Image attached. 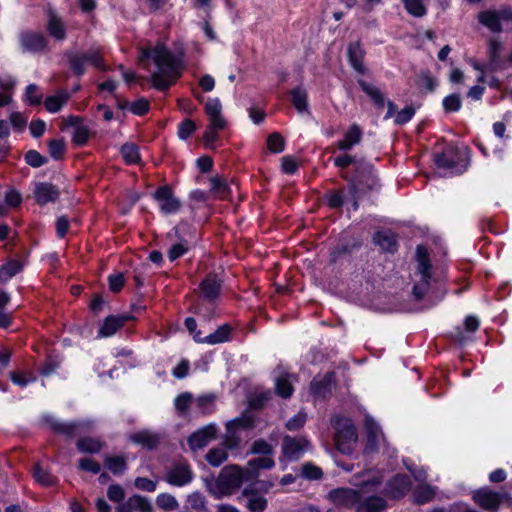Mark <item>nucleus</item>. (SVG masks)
<instances>
[{
    "instance_id": "obj_5",
    "label": "nucleus",
    "mask_w": 512,
    "mask_h": 512,
    "mask_svg": "<svg viewBox=\"0 0 512 512\" xmlns=\"http://www.w3.org/2000/svg\"><path fill=\"white\" fill-rule=\"evenodd\" d=\"M65 56L68 59L71 71L77 76H81L85 73L86 64L97 68H100L102 65V55L99 49H90L85 53L67 51Z\"/></svg>"
},
{
    "instance_id": "obj_44",
    "label": "nucleus",
    "mask_w": 512,
    "mask_h": 512,
    "mask_svg": "<svg viewBox=\"0 0 512 512\" xmlns=\"http://www.w3.org/2000/svg\"><path fill=\"white\" fill-rule=\"evenodd\" d=\"M276 392L282 398H289L293 394V386L289 380V375H281L275 382Z\"/></svg>"
},
{
    "instance_id": "obj_17",
    "label": "nucleus",
    "mask_w": 512,
    "mask_h": 512,
    "mask_svg": "<svg viewBox=\"0 0 512 512\" xmlns=\"http://www.w3.org/2000/svg\"><path fill=\"white\" fill-rule=\"evenodd\" d=\"M382 474L373 469H366L351 476L349 483L355 487L368 488L369 491H375L382 483Z\"/></svg>"
},
{
    "instance_id": "obj_43",
    "label": "nucleus",
    "mask_w": 512,
    "mask_h": 512,
    "mask_svg": "<svg viewBox=\"0 0 512 512\" xmlns=\"http://www.w3.org/2000/svg\"><path fill=\"white\" fill-rule=\"evenodd\" d=\"M156 504L158 508L166 512L174 511L179 508V503L177 499L169 493L159 494L156 498Z\"/></svg>"
},
{
    "instance_id": "obj_19",
    "label": "nucleus",
    "mask_w": 512,
    "mask_h": 512,
    "mask_svg": "<svg viewBox=\"0 0 512 512\" xmlns=\"http://www.w3.org/2000/svg\"><path fill=\"white\" fill-rule=\"evenodd\" d=\"M217 427L215 424H209L194 432L188 438V444L194 451L204 448L210 441L216 438Z\"/></svg>"
},
{
    "instance_id": "obj_2",
    "label": "nucleus",
    "mask_w": 512,
    "mask_h": 512,
    "mask_svg": "<svg viewBox=\"0 0 512 512\" xmlns=\"http://www.w3.org/2000/svg\"><path fill=\"white\" fill-rule=\"evenodd\" d=\"M335 429L334 442L336 448L343 454H350L357 443L356 427L351 419L336 416L332 420Z\"/></svg>"
},
{
    "instance_id": "obj_47",
    "label": "nucleus",
    "mask_w": 512,
    "mask_h": 512,
    "mask_svg": "<svg viewBox=\"0 0 512 512\" xmlns=\"http://www.w3.org/2000/svg\"><path fill=\"white\" fill-rule=\"evenodd\" d=\"M121 154L127 164H135L140 161L138 147L133 143H126L121 147Z\"/></svg>"
},
{
    "instance_id": "obj_31",
    "label": "nucleus",
    "mask_w": 512,
    "mask_h": 512,
    "mask_svg": "<svg viewBox=\"0 0 512 512\" xmlns=\"http://www.w3.org/2000/svg\"><path fill=\"white\" fill-rule=\"evenodd\" d=\"M365 427L368 433L365 452L371 453L377 450L379 442L382 438V432L378 425L370 418H366Z\"/></svg>"
},
{
    "instance_id": "obj_48",
    "label": "nucleus",
    "mask_w": 512,
    "mask_h": 512,
    "mask_svg": "<svg viewBox=\"0 0 512 512\" xmlns=\"http://www.w3.org/2000/svg\"><path fill=\"white\" fill-rule=\"evenodd\" d=\"M435 490L429 485H420L414 491V498L417 504H424L433 499Z\"/></svg>"
},
{
    "instance_id": "obj_45",
    "label": "nucleus",
    "mask_w": 512,
    "mask_h": 512,
    "mask_svg": "<svg viewBox=\"0 0 512 512\" xmlns=\"http://www.w3.org/2000/svg\"><path fill=\"white\" fill-rule=\"evenodd\" d=\"M33 476L35 480L43 486H52L56 483V478L39 464L35 465Z\"/></svg>"
},
{
    "instance_id": "obj_63",
    "label": "nucleus",
    "mask_w": 512,
    "mask_h": 512,
    "mask_svg": "<svg viewBox=\"0 0 512 512\" xmlns=\"http://www.w3.org/2000/svg\"><path fill=\"white\" fill-rule=\"evenodd\" d=\"M150 104L146 98H139L138 100L130 104V111L135 114L142 116L149 111Z\"/></svg>"
},
{
    "instance_id": "obj_11",
    "label": "nucleus",
    "mask_w": 512,
    "mask_h": 512,
    "mask_svg": "<svg viewBox=\"0 0 512 512\" xmlns=\"http://www.w3.org/2000/svg\"><path fill=\"white\" fill-rule=\"evenodd\" d=\"M378 186V179L373 172L372 166L366 163H361L357 166L356 179L349 184L350 190L358 194L366 190H373Z\"/></svg>"
},
{
    "instance_id": "obj_57",
    "label": "nucleus",
    "mask_w": 512,
    "mask_h": 512,
    "mask_svg": "<svg viewBox=\"0 0 512 512\" xmlns=\"http://www.w3.org/2000/svg\"><path fill=\"white\" fill-rule=\"evenodd\" d=\"M301 475L309 480H318L322 478L323 472L319 467L311 463H306L302 467Z\"/></svg>"
},
{
    "instance_id": "obj_64",
    "label": "nucleus",
    "mask_w": 512,
    "mask_h": 512,
    "mask_svg": "<svg viewBox=\"0 0 512 512\" xmlns=\"http://www.w3.org/2000/svg\"><path fill=\"white\" fill-rule=\"evenodd\" d=\"M134 485L139 490L146 492H154L157 487V482L150 480L146 477H137L134 481Z\"/></svg>"
},
{
    "instance_id": "obj_6",
    "label": "nucleus",
    "mask_w": 512,
    "mask_h": 512,
    "mask_svg": "<svg viewBox=\"0 0 512 512\" xmlns=\"http://www.w3.org/2000/svg\"><path fill=\"white\" fill-rule=\"evenodd\" d=\"M246 480V472L236 465L224 467L217 480L216 486L221 494H231Z\"/></svg>"
},
{
    "instance_id": "obj_40",
    "label": "nucleus",
    "mask_w": 512,
    "mask_h": 512,
    "mask_svg": "<svg viewBox=\"0 0 512 512\" xmlns=\"http://www.w3.org/2000/svg\"><path fill=\"white\" fill-rule=\"evenodd\" d=\"M80 122L79 117H71L70 124L75 126V130L73 133V142L78 146H83L86 144L89 138L88 128L85 126H80L78 123Z\"/></svg>"
},
{
    "instance_id": "obj_8",
    "label": "nucleus",
    "mask_w": 512,
    "mask_h": 512,
    "mask_svg": "<svg viewBox=\"0 0 512 512\" xmlns=\"http://www.w3.org/2000/svg\"><path fill=\"white\" fill-rule=\"evenodd\" d=\"M254 427V419L251 416L243 415L226 423V433L222 440V445L227 449L238 448L241 438L238 434L239 429H249Z\"/></svg>"
},
{
    "instance_id": "obj_42",
    "label": "nucleus",
    "mask_w": 512,
    "mask_h": 512,
    "mask_svg": "<svg viewBox=\"0 0 512 512\" xmlns=\"http://www.w3.org/2000/svg\"><path fill=\"white\" fill-rule=\"evenodd\" d=\"M406 11L414 17H423L427 13L424 0H402Z\"/></svg>"
},
{
    "instance_id": "obj_26",
    "label": "nucleus",
    "mask_w": 512,
    "mask_h": 512,
    "mask_svg": "<svg viewBox=\"0 0 512 512\" xmlns=\"http://www.w3.org/2000/svg\"><path fill=\"white\" fill-rule=\"evenodd\" d=\"M348 60L351 66L358 73L364 74L366 72L363 59L365 56V50L362 48L360 41L350 43L347 49Z\"/></svg>"
},
{
    "instance_id": "obj_33",
    "label": "nucleus",
    "mask_w": 512,
    "mask_h": 512,
    "mask_svg": "<svg viewBox=\"0 0 512 512\" xmlns=\"http://www.w3.org/2000/svg\"><path fill=\"white\" fill-rule=\"evenodd\" d=\"M47 30L56 40L63 41L66 38V30L62 20L54 13H50Z\"/></svg>"
},
{
    "instance_id": "obj_22",
    "label": "nucleus",
    "mask_w": 512,
    "mask_h": 512,
    "mask_svg": "<svg viewBox=\"0 0 512 512\" xmlns=\"http://www.w3.org/2000/svg\"><path fill=\"white\" fill-rule=\"evenodd\" d=\"M411 488V481L407 475L394 476L385 487V494L393 499L403 497Z\"/></svg>"
},
{
    "instance_id": "obj_59",
    "label": "nucleus",
    "mask_w": 512,
    "mask_h": 512,
    "mask_svg": "<svg viewBox=\"0 0 512 512\" xmlns=\"http://www.w3.org/2000/svg\"><path fill=\"white\" fill-rule=\"evenodd\" d=\"M134 510H139L140 512H151L152 505L151 502L141 496V495H133L130 497Z\"/></svg>"
},
{
    "instance_id": "obj_52",
    "label": "nucleus",
    "mask_w": 512,
    "mask_h": 512,
    "mask_svg": "<svg viewBox=\"0 0 512 512\" xmlns=\"http://www.w3.org/2000/svg\"><path fill=\"white\" fill-rule=\"evenodd\" d=\"M211 192L219 197H225L228 193V186L226 182L219 176L212 177L210 179Z\"/></svg>"
},
{
    "instance_id": "obj_34",
    "label": "nucleus",
    "mask_w": 512,
    "mask_h": 512,
    "mask_svg": "<svg viewBox=\"0 0 512 512\" xmlns=\"http://www.w3.org/2000/svg\"><path fill=\"white\" fill-rule=\"evenodd\" d=\"M291 102L299 113L307 112L308 110V95L304 88L296 87L290 92Z\"/></svg>"
},
{
    "instance_id": "obj_32",
    "label": "nucleus",
    "mask_w": 512,
    "mask_h": 512,
    "mask_svg": "<svg viewBox=\"0 0 512 512\" xmlns=\"http://www.w3.org/2000/svg\"><path fill=\"white\" fill-rule=\"evenodd\" d=\"M374 242L387 252H395L397 248L396 237L390 231H379L374 235Z\"/></svg>"
},
{
    "instance_id": "obj_35",
    "label": "nucleus",
    "mask_w": 512,
    "mask_h": 512,
    "mask_svg": "<svg viewBox=\"0 0 512 512\" xmlns=\"http://www.w3.org/2000/svg\"><path fill=\"white\" fill-rule=\"evenodd\" d=\"M205 459L210 465L218 467L228 459L227 448L220 444L219 446L210 449L207 452Z\"/></svg>"
},
{
    "instance_id": "obj_50",
    "label": "nucleus",
    "mask_w": 512,
    "mask_h": 512,
    "mask_svg": "<svg viewBox=\"0 0 512 512\" xmlns=\"http://www.w3.org/2000/svg\"><path fill=\"white\" fill-rule=\"evenodd\" d=\"M267 147L273 153H280L285 148V140L281 134L274 132L267 139Z\"/></svg>"
},
{
    "instance_id": "obj_58",
    "label": "nucleus",
    "mask_w": 512,
    "mask_h": 512,
    "mask_svg": "<svg viewBox=\"0 0 512 512\" xmlns=\"http://www.w3.org/2000/svg\"><path fill=\"white\" fill-rule=\"evenodd\" d=\"M49 153L52 158L58 160L62 158L65 150V143L62 139H53L48 143Z\"/></svg>"
},
{
    "instance_id": "obj_37",
    "label": "nucleus",
    "mask_w": 512,
    "mask_h": 512,
    "mask_svg": "<svg viewBox=\"0 0 512 512\" xmlns=\"http://www.w3.org/2000/svg\"><path fill=\"white\" fill-rule=\"evenodd\" d=\"M68 99L69 94L66 91H61L57 95L47 97L44 101V106L50 113H56L60 111Z\"/></svg>"
},
{
    "instance_id": "obj_30",
    "label": "nucleus",
    "mask_w": 512,
    "mask_h": 512,
    "mask_svg": "<svg viewBox=\"0 0 512 512\" xmlns=\"http://www.w3.org/2000/svg\"><path fill=\"white\" fill-rule=\"evenodd\" d=\"M333 374L327 373L323 376L315 377L310 384V390L314 396L326 397L332 389Z\"/></svg>"
},
{
    "instance_id": "obj_25",
    "label": "nucleus",
    "mask_w": 512,
    "mask_h": 512,
    "mask_svg": "<svg viewBox=\"0 0 512 512\" xmlns=\"http://www.w3.org/2000/svg\"><path fill=\"white\" fill-rule=\"evenodd\" d=\"M386 506V501L382 497L375 495L363 497L360 493L355 512H381Z\"/></svg>"
},
{
    "instance_id": "obj_13",
    "label": "nucleus",
    "mask_w": 512,
    "mask_h": 512,
    "mask_svg": "<svg viewBox=\"0 0 512 512\" xmlns=\"http://www.w3.org/2000/svg\"><path fill=\"white\" fill-rule=\"evenodd\" d=\"M327 498L336 506L355 511L357 502L360 500V491L346 487L336 488L327 494Z\"/></svg>"
},
{
    "instance_id": "obj_62",
    "label": "nucleus",
    "mask_w": 512,
    "mask_h": 512,
    "mask_svg": "<svg viewBox=\"0 0 512 512\" xmlns=\"http://www.w3.org/2000/svg\"><path fill=\"white\" fill-rule=\"evenodd\" d=\"M38 86L36 84H29L25 91V100L30 105H39L42 101V95L38 94Z\"/></svg>"
},
{
    "instance_id": "obj_39",
    "label": "nucleus",
    "mask_w": 512,
    "mask_h": 512,
    "mask_svg": "<svg viewBox=\"0 0 512 512\" xmlns=\"http://www.w3.org/2000/svg\"><path fill=\"white\" fill-rule=\"evenodd\" d=\"M105 466L115 475L123 474L127 469V462L123 456H106Z\"/></svg>"
},
{
    "instance_id": "obj_29",
    "label": "nucleus",
    "mask_w": 512,
    "mask_h": 512,
    "mask_svg": "<svg viewBox=\"0 0 512 512\" xmlns=\"http://www.w3.org/2000/svg\"><path fill=\"white\" fill-rule=\"evenodd\" d=\"M275 462L271 457H258L251 459L247 463L246 480H252L258 476L261 469H272Z\"/></svg>"
},
{
    "instance_id": "obj_10",
    "label": "nucleus",
    "mask_w": 512,
    "mask_h": 512,
    "mask_svg": "<svg viewBox=\"0 0 512 512\" xmlns=\"http://www.w3.org/2000/svg\"><path fill=\"white\" fill-rule=\"evenodd\" d=\"M44 421L56 433L72 438L80 432L90 431L93 428V422L90 420H82L76 422H61L51 415L44 417Z\"/></svg>"
},
{
    "instance_id": "obj_60",
    "label": "nucleus",
    "mask_w": 512,
    "mask_h": 512,
    "mask_svg": "<svg viewBox=\"0 0 512 512\" xmlns=\"http://www.w3.org/2000/svg\"><path fill=\"white\" fill-rule=\"evenodd\" d=\"M437 84L438 83H437L436 79L433 78L430 73H421L417 77V85L420 88L426 89L427 91H430V92L434 91Z\"/></svg>"
},
{
    "instance_id": "obj_20",
    "label": "nucleus",
    "mask_w": 512,
    "mask_h": 512,
    "mask_svg": "<svg viewBox=\"0 0 512 512\" xmlns=\"http://www.w3.org/2000/svg\"><path fill=\"white\" fill-rule=\"evenodd\" d=\"M20 43L24 52H41L47 46V39L42 33L26 31L20 34Z\"/></svg>"
},
{
    "instance_id": "obj_36",
    "label": "nucleus",
    "mask_w": 512,
    "mask_h": 512,
    "mask_svg": "<svg viewBox=\"0 0 512 512\" xmlns=\"http://www.w3.org/2000/svg\"><path fill=\"white\" fill-rule=\"evenodd\" d=\"M358 84L361 89L370 97V99L377 105L378 107H383L385 104V99L382 92L373 84L368 83L362 79L358 80Z\"/></svg>"
},
{
    "instance_id": "obj_46",
    "label": "nucleus",
    "mask_w": 512,
    "mask_h": 512,
    "mask_svg": "<svg viewBox=\"0 0 512 512\" xmlns=\"http://www.w3.org/2000/svg\"><path fill=\"white\" fill-rule=\"evenodd\" d=\"M245 494L248 496L247 500V508L251 512H263L267 507V500L263 496H259L255 493H248L245 491Z\"/></svg>"
},
{
    "instance_id": "obj_9",
    "label": "nucleus",
    "mask_w": 512,
    "mask_h": 512,
    "mask_svg": "<svg viewBox=\"0 0 512 512\" xmlns=\"http://www.w3.org/2000/svg\"><path fill=\"white\" fill-rule=\"evenodd\" d=\"M477 19L480 24L487 27L491 32L499 33L502 31V21H512V8L504 6L498 10L481 11L477 16Z\"/></svg>"
},
{
    "instance_id": "obj_49",
    "label": "nucleus",
    "mask_w": 512,
    "mask_h": 512,
    "mask_svg": "<svg viewBox=\"0 0 512 512\" xmlns=\"http://www.w3.org/2000/svg\"><path fill=\"white\" fill-rule=\"evenodd\" d=\"M306 420L307 414L301 410L285 423V427L289 431H298L305 425Z\"/></svg>"
},
{
    "instance_id": "obj_38",
    "label": "nucleus",
    "mask_w": 512,
    "mask_h": 512,
    "mask_svg": "<svg viewBox=\"0 0 512 512\" xmlns=\"http://www.w3.org/2000/svg\"><path fill=\"white\" fill-rule=\"evenodd\" d=\"M77 449L82 453H98L103 444L96 438L84 437L80 438L76 443Z\"/></svg>"
},
{
    "instance_id": "obj_12",
    "label": "nucleus",
    "mask_w": 512,
    "mask_h": 512,
    "mask_svg": "<svg viewBox=\"0 0 512 512\" xmlns=\"http://www.w3.org/2000/svg\"><path fill=\"white\" fill-rule=\"evenodd\" d=\"M505 494L494 491L489 487H482L473 492L474 502L482 509L490 512H497Z\"/></svg>"
},
{
    "instance_id": "obj_15",
    "label": "nucleus",
    "mask_w": 512,
    "mask_h": 512,
    "mask_svg": "<svg viewBox=\"0 0 512 512\" xmlns=\"http://www.w3.org/2000/svg\"><path fill=\"white\" fill-rule=\"evenodd\" d=\"M223 281L215 273H209L199 284V293L203 300L215 303L222 290Z\"/></svg>"
},
{
    "instance_id": "obj_51",
    "label": "nucleus",
    "mask_w": 512,
    "mask_h": 512,
    "mask_svg": "<svg viewBox=\"0 0 512 512\" xmlns=\"http://www.w3.org/2000/svg\"><path fill=\"white\" fill-rule=\"evenodd\" d=\"M215 396L212 394L202 395L196 399V405L202 414H209L213 411Z\"/></svg>"
},
{
    "instance_id": "obj_41",
    "label": "nucleus",
    "mask_w": 512,
    "mask_h": 512,
    "mask_svg": "<svg viewBox=\"0 0 512 512\" xmlns=\"http://www.w3.org/2000/svg\"><path fill=\"white\" fill-rule=\"evenodd\" d=\"M22 270V264L17 260H11L0 267V281L5 283Z\"/></svg>"
},
{
    "instance_id": "obj_16",
    "label": "nucleus",
    "mask_w": 512,
    "mask_h": 512,
    "mask_svg": "<svg viewBox=\"0 0 512 512\" xmlns=\"http://www.w3.org/2000/svg\"><path fill=\"white\" fill-rule=\"evenodd\" d=\"M470 165V150L467 146L450 147V175H461Z\"/></svg>"
},
{
    "instance_id": "obj_23",
    "label": "nucleus",
    "mask_w": 512,
    "mask_h": 512,
    "mask_svg": "<svg viewBox=\"0 0 512 512\" xmlns=\"http://www.w3.org/2000/svg\"><path fill=\"white\" fill-rule=\"evenodd\" d=\"M34 196L39 205H45L58 199L59 190L51 183L39 182L35 184Z\"/></svg>"
},
{
    "instance_id": "obj_56",
    "label": "nucleus",
    "mask_w": 512,
    "mask_h": 512,
    "mask_svg": "<svg viewBox=\"0 0 512 512\" xmlns=\"http://www.w3.org/2000/svg\"><path fill=\"white\" fill-rule=\"evenodd\" d=\"M25 161L31 167L38 168L46 164L47 159L36 150H29L25 154Z\"/></svg>"
},
{
    "instance_id": "obj_18",
    "label": "nucleus",
    "mask_w": 512,
    "mask_h": 512,
    "mask_svg": "<svg viewBox=\"0 0 512 512\" xmlns=\"http://www.w3.org/2000/svg\"><path fill=\"white\" fill-rule=\"evenodd\" d=\"M154 198L160 206V210L164 214H173L179 211L181 202L173 195V191L169 186L159 187L155 193Z\"/></svg>"
},
{
    "instance_id": "obj_14",
    "label": "nucleus",
    "mask_w": 512,
    "mask_h": 512,
    "mask_svg": "<svg viewBox=\"0 0 512 512\" xmlns=\"http://www.w3.org/2000/svg\"><path fill=\"white\" fill-rule=\"evenodd\" d=\"M194 474L187 462L174 464L166 473L164 479L172 486L182 487L193 480Z\"/></svg>"
},
{
    "instance_id": "obj_27",
    "label": "nucleus",
    "mask_w": 512,
    "mask_h": 512,
    "mask_svg": "<svg viewBox=\"0 0 512 512\" xmlns=\"http://www.w3.org/2000/svg\"><path fill=\"white\" fill-rule=\"evenodd\" d=\"M231 332V327L228 324H224L220 326L215 332L210 335L202 338L201 332H196L194 334V340L198 343H207L210 345H215L218 343H223L229 340V335Z\"/></svg>"
},
{
    "instance_id": "obj_28",
    "label": "nucleus",
    "mask_w": 512,
    "mask_h": 512,
    "mask_svg": "<svg viewBox=\"0 0 512 512\" xmlns=\"http://www.w3.org/2000/svg\"><path fill=\"white\" fill-rule=\"evenodd\" d=\"M362 129L359 125L353 124L349 127V129L344 133V136L341 140L338 141L337 146L342 151H348L353 146L360 143L362 139Z\"/></svg>"
},
{
    "instance_id": "obj_24",
    "label": "nucleus",
    "mask_w": 512,
    "mask_h": 512,
    "mask_svg": "<svg viewBox=\"0 0 512 512\" xmlns=\"http://www.w3.org/2000/svg\"><path fill=\"white\" fill-rule=\"evenodd\" d=\"M133 317L130 314H121V315H110L105 318L103 325L99 329V336L101 337H110L114 335L117 330H119L127 321L131 320Z\"/></svg>"
},
{
    "instance_id": "obj_4",
    "label": "nucleus",
    "mask_w": 512,
    "mask_h": 512,
    "mask_svg": "<svg viewBox=\"0 0 512 512\" xmlns=\"http://www.w3.org/2000/svg\"><path fill=\"white\" fill-rule=\"evenodd\" d=\"M416 273L420 275V280L413 287V296L416 300H421L426 293L429 280L431 278V264L427 249L418 245L416 248Z\"/></svg>"
},
{
    "instance_id": "obj_55",
    "label": "nucleus",
    "mask_w": 512,
    "mask_h": 512,
    "mask_svg": "<svg viewBox=\"0 0 512 512\" xmlns=\"http://www.w3.org/2000/svg\"><path fill=\"white\" fill-rule=\"evenodd\" d=\"M196 130V124L191 119H185L178 126V137L182 140L189 138L192 133Z\"/></svg>"
},
{
    "instance_id": "obj_3",
    "label": "nucleus",
    "mask_w": 512,
    "mask_h": 512,
    "mask_svg": "<svg viewBox=\"0 0 512 512\" xmlns=\"http://www.w3.org/2000/svg\"><path fill=\"white\" fill-rule=\"evenodd\" d=\"M205 113L209 125L203 134V139L206 146L211 147L218 138V132L226 128L227 122L222 115V104L218 98L208 99L205 103Z\"/></svg>"
},
{
    "instance_id": "obj_1",
    "label": "nucleus",
    "mask_w": 512,
    "mask_h": 512,
    "mask_svg": "<svg viewBox=\"0 0 512 512\" xmlns=\"http://www.w3.org/2000/svg\"><path fill=\"white\" fill-rule=\"evenodd\" d=\"M152 59L157 70L151 74L150 80L157 90H167L181 75L180 60L162 43L155 47H141L138 60L145 64Z\"/></svg>"
},
{
    "instance_id": "obj_54",
    "label": "nucleus",
    "mask_w": 512,
    "mask_h": 512,
    "mask_svg": "<svg viewBox=\"0 0 512 512\" xmlns=\"http://www.w3.org/2000/svg\"><path fill=\"white\" fill-rule=\"evenodd\" d=\"M193 396L189 392H184L178 395L174 401L175 408L180 414L186 413L189 405L191 404Z\"/></svg>"
},
{
    "instance_id": "obj_53",
    "label": "nucleus",
    "mask_w": 512,
    "mask_h": 512,
    "mask_svg": "<svg viewBox=\"0 0 512 512\" xmlns=\"http://www.w3.org/2000/svg\"><path fill=\"white\" fill-rule=\"evenodd\" d=\"M253 454L263 455L264 457H270L273 454V447L265 440H256L251 448Z\"/></svg>"
},
{
    "instance_id": "obj_61",
    "label": "nucleus",
    "mask_w": 512,
    "mask_h": 512,
    "mask_svg": "<svg viewBox=\"0 0 512 512\" xmlns=\"http://www.w3.org/2000/svg\"><path fill=\"white\" fill-rule=\"evenodd\" d=\"M188 251V242L181 241L170 247L168 250V258L170 261H175L179 257L183 256Z\"/></svg>"
},
{
    "instance_id": "obj_7",
    "label": "nucleus",
    "mask_w": 512,
    "mask_h": 512,
    "mask_svg": "<svg viewBox=\"0 0 512 512\" xmlns=\"http://www.w3.org/2000/svg\"><path fill=\"white\" fill-rule=\"evenodd\" d=\"M310 441L304 436L285 435L281 443L280 461H297L310 449Z\"/></svg>"
},
{
    "instance_id": "obj_21",
    "label": "nucleus",
    "mask_w": 512,
    "mask_h": 512,
    "mask_svg": "<svg viewBox=\"0 0 512 512\" xmlns=\"http://www.w3.org/2000/svg\"><path fill=\"white\" fill-rule=\"evenodd\" d=\"M163 436L164 435L160 432L143 429L130 434L129 440L132 443L141 445L146 449L152 450L160 444L161 440L163 439Z\"/></svg>"
}]
</instances>
